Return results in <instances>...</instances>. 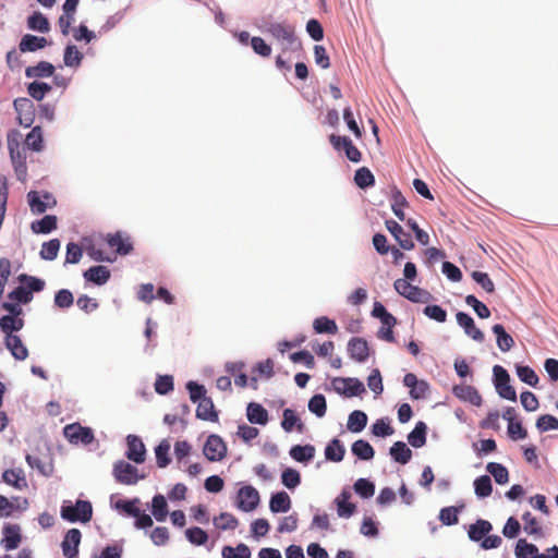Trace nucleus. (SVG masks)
Segmentation results:
<instances>
[{
  "label": "nucleus",
  "mask_w": 558,
  "mask_h": 558,
  "mask_svg": "<svg viewBox=\"0 0 558 558\" xmlns=\"http://www.w3.org/2000/svg\"><path fill=\"white\" fill-rule=\"evenodd\" d=\"M196 416L201 420L216 422L218 413L215 411V405L209 397H205L198 401L196 409Z\"/></svg>",
  "instance_id": "5701e85b"
},
{
  "label": "nucleus",
  "mask_w": 558,
  "mask_h": 558,
  "mask_svg": "<svg viewBox=\"0 0 558 558\" xmlns=\"http://www.w3.org/2000/svg\"><path fill=\"white\" fill-rule=\"evenodd\" d=\"M308 410L318 417H323L327 411L325 397L323 395L313 396L308 401Z\"/></svg>",
  "instance_id": "13d9d810"
},
{
  "label": "nucleus",
  "mask_w": 558,
  "mask_h": 558,
  "mask_svg": "<svg viewBox=\"0 0 558 558\" xmlns=\"http://www.w3.org/2000/svg\"><path fill=\"white\" fill-rule=\"evenodd\" d=\"M493 372L495 376V386L499 396L510 401H517V392L510 385V376L508 372L500 365H495Z\"/></svg>",
  "instance_id": "7ed1b4c3"
},
{
  "label": "nucleus",
  "mask_w": 558,
  "mask_h": 558,
  "mask_svg": "<svg viewBox=\"0 0 558 558\" xmlns=\"http://www.w3.org/2000/svg\"><path fill=\"white\" fill-rule=\"evenodd\" d=\"M348 352L356 362L363 363L368 359L369 348L365 339L354 337L348 343Z\"/></svg>",
  "instance_id": "2eb2a0df"
},
{
  "label": "nucleus",
  "mask_w": 558,
  "mask_h": 558,
  "mask_svg": "<svg viewBox=\"0 0 558 558\" xmlns=\"http://www.w3.org/2000/svg\"><path fill=\"white\" fill-rule=\"evenodd\" d=\"M81 531L78 529H71L66 532L62 543V553L66 558H76L78 555V546L81 543Z\"/></svg>",
  "instance_id": "9b49d317"
},
{
  "label": "nucleus",
  "mask_w": 558,
  "mask_h": 558,
  "mask_svg": "<svg viewBox=\"0 0 558 558\" xmlns=\"http://www.w3.org/2000/svg\"><path fill=\"white\" fill-rule=\"evenodd\" d=\"M332 386L338 393L344 395L345 397H355L365 392L363 383L357 378H335L332 380Z\"/></svg>",
  "instance_id": "423d86ee"
},
{
  "label": "nucleus",
  "mask_w": 558,
  "mask_h": 558,
  "mask_svg": "<svg viewBox=\"0 0 558 558\" xmlns=\"http://www.w3.org/2000/svg\"><path fill=\"white\" fill-rule=\"evenodd\" d=\"M170 444L168 440H162L155 449L157 465L161 469L170 463L169 458Z\"/></svg>",
  "instance_id": "864d4df0"
},
{
  "label": "nucleus",
  "mask_w": 558,
  "mask_h": 558,
  "mask_svg": "<svg viewBox=\"0 0 558 558\" xmlns=\"http://www.w3.org/2000/svg\"><path fill=\"white\" fill-rule=\"evenodd\" d=\"M25 145L35 150L39 151L43 148V134L39 126H35L26 136Z\"/></svg>",
  "instance_id": "bf43d9fd"
},
{
  "label": "nucleus",
  "mask_w": 558,
  "mask_h": 558,
  "mask_svg": "<svg viewBox=\"0 0 558 558\" xmlns=\"http://www.w3.org/2000/svg\"><path fill=\"white\" fill-rule=\"evenodd\" d=\"M352 453L361 460H371L374 458V448L363 439H359L352 444Z\"/></svg>",
  "instance_id": "4c0bfd02"
},
{
  "label": "nucleus",
  "mask_w": 558,
  "mask_h": 558,
  "mask_svg": "<svg viewBox=\"0 0 558 558\" xmlns=\"http://www.w3.org/2000/svg\"><path fill=\"white\" fill-rule=\"evenodd\" d=\"M385 226L403 250L409 251L414 247V242L410 233L404 232L403 228L397 221L392 219L386 220Z\"/></svg>",
  "instance_id": "4468645a"
},
{
  "label": "nucleus",
  "mask_w": 558,
  "mask_h": 558,
  "mask_svg": "<svg viewBox=\"0 0 558 558\" xmlns=\"http://www.w3.org/2000/svg\"><path fill=\"white\" fill-rule=\"evenodd\" d=\"M456 317L458 324L464 329L469 337L478 342L484 340V333L475 326L473 318L469 314L459 312Z\"/></svg>",
  "instance_id": "dca6fc26"
},
{
  "label": "nucleus",
  "mask_w": 558,
  "mask_h": 558,
  "mask_svg": "<svg viewBox=\"0 0 558 558\" xmlns=\"http://www.w3.org/2000/svg\"><path fill=\"white\" fill-rule=\"evenodd\" d=\"M471 277L487 293H493L495 291V284L487 272L475 270L472 272Z\"/></svg>",
  "instance_id": "69168bd1"
},
{
  "label": "nucleus",
  "mask_w": 558,
  "mask_h": 558,
  "mask_svg": "<svg viewBox=\"0 0 558 558\" xmlns=\"http://www.w3.org/2000/svg\"><path fill=\"white\" fill-rule=\"evenodd\" d=\"M214 525L222 531L235 530L239 525V520L229 512H221L218 517H215Z\"/></svg>",
  "instance_id": "37998d69"
},
{
  "label": "nucleus",
  "mask_w": 558,
  "mask_h": 558,
  "mask_svg": "<svg viewBox=\"0 0 558 558\" xmlns=\"http://www.w3.org/2000/svg\"><path fill=\"white\" fill-rule=\"evenodd\" d=\"M21 125L29 128L35 119V106L29 98H16L13 102Z\"/></svg>",
  "instance_id": "6e6552de"
},
{
  "label": "nucleus",
  "mask_w": 558,
  "mask_h": 558,
  "mask_svg": "<svg viewBox=\"0 0 558 558\" xmlns=\"http://www.w3.org/2000/svg\"><path fill=\"white\" fill-rule=\"evenodd\" d=\"M126 442V458L135 463H143L146 458V448L142 439L138 436L129 435Z\"/></svg>",
  "instance_id": "ddd939ff"
},
{
  "label": "nucleus",
  "mask_w": 558,
  "mask_h": 558,
  "mask_svg": "<svg viewBox=\"0 0 558 558\" xmlns=\"http://www.w3.org/2000/svg\"><path fill=\"white\" fill-rule=\"evenodd\" d=\"M73 303L74 296L68 289H61L54 295V305L59 308H69Z\"/></svg>",
  "instance_id": "338daca9"
},
{
  "label": "nucleus",
  "mask_w": 558,
  "mask_h": 558,
  "mask_svg": "<svg viewBox=\"0 0 558 558\" xmlns=\"http://www.w3.org/2000/svg\"><path fill=\"white\" fill-rule=\"evenodd\" d=\"M474 489L475 494L481 498L490 496L493 492L490 477L488 475L477 477L474 481Z\"/></svg>",
  "instance_id": "3c124183"
},
{
  "label": "nucleus",
  "mask_w": 558,
  "mask_h": 558,
  "mask_svg": "<svg viewBox=\"0 0 558 558\" xmlns=\"http://www.w3.org/2000/svg\"><path fill=\"white\" fill-rule=\"evenodd\" d=\"M427 426L424 422L416 423L414 429L408 435L409 444L414 448H421L426 444Z\"/></svg>",
  "instance_id": "c756f323"
},
{
  "label": "nucleus",
  "mask_w": 558,
  "mask_h": 558,
  "mask_svg": "<svg viewBox=\"0 0 558 558\" xmlns=\"http://www.w3.org/2000/svg\"><path fill=\"white\" fill-rule=\"evenodd\" d=\"M281 481L287 488L293 489L300 485L301 476L296 470L288 468L282 472Z\"/></svg>",
  "instance_id": "e2e57ef3"
},
{
  "label": "nucleus",
  "mask_w": 558,
  "mask_h": 558,
  "mask_svg": "<svg viewBox=\"0 0 558 558\" xmlns=\"http://www.w3.org/2000/svg\"><path fill=\"white\" fill-rule=\"evenodd\" d=\"M353 487L355 493L362 498H369L375 493V485L366 478H359Z\"/></svg>",
  "instance_id": "0e129e2a"
},
{
  "label": "nucleus",
  "mask_w": 558,
  "mask_h": 558,
  "mask_svg": "<svg viewBox=\"0 0 558 558\" xmlns=\"http://www.w3.org/2000/svg\"><path fill=\"white\" fill-rule=\"evenodd\" d=\"M259 504V493L251 485L243 486L239 489L236 495V507L244 511L250 512L256 509Z\"/></svg>",
  "instance_id": "39448f33"
},
{
  "label": "nucleus",
  "mask_w": 558,
  "mask_h": 558,
  "mask_svg": "<svg viewBox=\"0 0 558 558\" xmlns=\"http://www.w3.org/2000/svg\"><path fill=\"white\" fill-rule=\"evenodd\" d=\"M329 142L336 150L343 149L347 158L352 162H360L362 154L352 141L347 136H339L336 134L329 135Z\"/></svg>",
  "instance_id": "1a4fd4ad"
},
{
  "label": "nucleus",
  "mask_w": 558,
  "mask_h": 558,
  "mask_svg": "<svg viewBox=\"0 0 558 558\" xmlns=\"http://www.w3.org/2000/svg\"><path fill=\"white\" fill-rule=\"evenodd\" d=\"M372 315L380 319L384 326H395L397 319L391 315L380 302H375Z\"/></svg>",
  "instance_id": "a18cd8bd"
},
{
  "label": "nucleus",
  "mask_w": 558,
  "mask_h": 558,
  "mask_svg": "<svg viewBox=\"0 0 558 558\" xmlns=\"http://www.w3.org/2000/svg\"><path fill=\"white\" fill-rule=\"evenodd\" d=\"M51 89L52 87L49 84L37 81L29 83L27 86L29 96L38 101L41 100Z\"/></svg>",
  "instance_id": "603ef678"
},
{
  "label": "nucleus",
  "mask_w": 558,
  "mask_h": 558,
  "mask_svg": "<svg viewBox=\"0 0 558 558\" xmlns=\"http://www.w3.org/2000/svg\"><path fill=\"white\" fill-rule=\"evenodd\" d=\"M2 480L8 485H11L17 489H22L27 485L23 471L20 469L5 470L2 474Z\"/></svg>",
  "instance_id": "2f4dec72"
},
{
  "label": "nucleus",
  "mask_w": 558,
  "mask_h": 558,
  "mask_svg": "<svg viewBox=\"0 0 558 558\" xmlns=\"http://www.w3.org/2000/svg\"><path fill=\"white\" fill-rule=\"evenodd\" d=\"M281 426L286 432H291L295 426L300 432L303 428V424L301 423L299 416L291 409L283 410Z\"/></svg>",
  "instance_id": "49530a36"
},
{
  "label": "nucleus",
  "mask_w": 558,
  "mask_h": 558,
  "mask_svg": "<svg viewBox=\"0 0 558 558\" xmlns=\"http://www.w3.org/2000/svg\"><path fill=\"white\" fill-rule=\"evenodd\" d=\"M4 343L11 354L19 361H24L28 356V350L23 344L21 338L16 335L5 337Z\"/></svg>",
  "instance_id": "6ab92c4d"
},
{
  "label": "nucleus",
  "mask_w": 558,
  "mask_h": 558,
  "mask_svg": "<svg viewBox=\"0 0 558 558\" xmlns=\"http://www.w3.org/2000/svg\"><path fill=\"white\" fill-rule=\"evenodd\" d=\"M391 458L401 464H407L412 458L411 449L403 441H396L389 450Z\"/></svg>",
  "instance_id": "393cba45"
},
{
  "label": "nucleus",
  "mask_w": 558,
  "mask_h": 558,
  "mask_svg": "<svg viewBox=\"0 0 558 558\" xmlns=\"http://www.w3.org/2000/svg\"><path fill=\"white\" fill-rule=\"evenodd\" d=\"M10 156L12 163L14 166L15 173L20 181H25L27 174V167L25 162V157L22 156L21 151L14 153L12 147V143L10 142Z\"/></svg>",
  "instance_id": "58836bf2"
},
{
  "label": "nucleus",
  "mask_w": 558,
  "mask_h": 558,
  "mask_svg": "<svg viewBox=\"0 0 558 558\" xmlns=\"http://www.w3.org/2000/svg\"><path fill=\"white\" fill-rule=\"evenodd\" d=\"M83 59L82 52L73 45H69L64 50V64L71 68H77Z\"/></svg>",
  "instance_id": "5fc2aeb1"
},
{
  "label": "nucleus",
  "mask_w": 558,
  "mask_h": 558,
  "mask_svg": "<svg viewBox=\"0 0 558 558\" xmlns=\"http://www.w3.org/2000/svg\"><path fill=\"white\" fill-rule=\"evenodd\" d=\"M493 529V525L490 522L478 519L474 524L470 525L469 529V537L474 541L478 542L482 541L485 535H487Z\"/></svg>",
  "instance_id": "7c9ffc66"
},
{
  "label": "nucleus",
  "mask_w": 558,
  "mask_h": 558,
  "mask_svg": "<svg viewBox=\"0 0 558 558\" xmlns=\"http://www.w3.org/2000/svg\"><path fill=\"white\" fill-rule=\"evenodd\" d=\"M246 415L247 420L253 424L265 425L268 422V412L259 403H248Z\"/></svg>",
  "instance_id": "b1692460"
},
{
  "label": "nucleus",
  "mask_w": 558,
  "mask_h": 558,
  "mask_svg": "<svg viewBox=\"0 0 558 558\" xmlns=\"http://www.w3.org/2000/svg\"><path fill=\"white\" fill-rule=\"evenodd\" d=\"M24 320L19 316L4 315L0 318V330L5 337L13 336V331H19L23 328Z\"/></svg>",
  "instance_id": "bb28decb"
},
{
  "label": "nucleus",
  "mask_w": 558,
  "mask_h": 558,
  "mask_svg": "<svg viewBox=\"0 0 558 558\" xmlns=\"http://www.w3.org/2000/svg\"><path fill=\"white\" fill-rule=\"evenodd\" d=\"M493 332L496 335L497 345L502 352L509 351L514 345L513 338L508 332H506L502 325H494Z\"/></svg>",
  "instance_id": "f704fd0d"
},
{
  "label": "nucleus",
  "mask_w": 558,
  "mask_h": 558,
  "mask_svg": "<svg viewBox=\"0 0 558 558\" xmlns=\"http://www.w3.org/2000/svg\"><path fill=\"white\" fill-rule=\"evenodd\" d=\"M409 206L405 197L396 186L391 190V209L393 214L403 221L405 219V215L403 209Z\"/></svg>",
  "instance_id": "cd10ccee"
},
{
  "label": "nucleus",
  "mask_w": 558,
  "mask_h": 558,
  "mask_svg": "<svg viewBox=\"0 0 558 558\" xmlns=\"http://www.w3.org/2000/svg\"><path fill=\"white\" fill-rule=\"evenodd\" d=\"M28 204L33 214L40 215L47 210L49 203L41 199L36 191H31L27 194Z\"/></svg>",
  "instance_id": "8fccbe9b"
},
{
  "label": "nucleus",
  "mask_w": 558,
  "mask_h": 558,
  "mask_svg": "<svg viewBox=\"0 0 558 558\" xmlns=\"http://www.w3.org/2000/svg\"><path fill=\"white\" fill-rule=\"evenodd\" d=\"M486 470L494 476L496 483L506 484L509 481V472L506 466L500 463L489 462Z\"/></svg>",
  "instance_id": "09e8293b"
},
{
  "label": "nucleus",
  "mask_w": 558,
  "mask_h": 558,
  "mask_svg": "<svg viewBox=\"0 0 558 558\" xmlns=\"http://www.w3.org/2000/svg\"><path fill=\"white\" fill-rule=\"evenodd\" d=\"M345 449L341 441L337 438L332 439L325 449V457L327 460L340 462L343 460Z\"/></svg>",
  "instance_id": "c9c22d12"
},
{
  "label": "nucleus",
  "mask_w": 558,
  "mask_h": 558,
  "mask_svg": "<svg viewBox=\"0 0 558 558\" xmlns=\"http://www.w3.org/2000/svg\"><path fill=\"white\" fill-rule=\"evenodd\" d=\"M396 291L412 302H421L423 295H429L426 291L412 286L409 280L397 279L393 283Z\"/></svg>",
  "instance_id": "f8f14e48"
},
{
  "label": "nucleus",
  "mask_w": 558,
  "mask_h": 558,
  "mask_svg": "<svg viewBox=\"0 0 558 558\" xmlns=\"http://www.w3.org/2000/svg\"><path fill=\"white\" fill-rule=\"evenodd\" d=\"M203 452L206 459L211 462L221 461L227 454V446L220 436L213 434L208 436Z\"/></svg>",
  "instance_id": "0eeeda50"
},
{
  "label": "nucleus",
  "mask_w": 558,
  "mask_h": 558,
  "mask_svg": "<svg viewBox=\"0 0 558 558\" xmlns=\"http://www.w3.org/2000/svg\"><path fill=\"white\" fill-rule=\"evenodd\" d=\"M27 26L28 28L40 33H48L50 31V23L48 19L40 12H34L28 16Z\"/></svg>",
  "instance_id": "ea45409f"
},
{
  "label": "nucleus",
  "mask_w": 558,
  "mask_h": 558,
  "mask_svg": "<svg viewBox=\"0 0 558 558\" xmlns=\"http://www.w3.org/2000/svg\"><path fill=\"white\" fill-rule=\"evenodd\" d=\"M354 181L359 187L366 189L374 185L375 178L368 168L362 167L356 170Z\"/></svg>",
  "instance_id": "de8ad7c7"
},
{
  "label": "nucleus",
  "mask_w": 558,
  "mask_h": 558,
  "mask_svg": "<svg viewBox=\"0 0 558 558\" xmlns=\"http://www.w3.org/2000/svg\"><path fill=\"white\" fill-rule=\"evenodd\" d=\"M536 428L541 433L558 429V418L550 414L541 415L536 421Z\"/></svg>",
  "instance_id": "774afa93"
},
{
  "label": "nucleus",
  "mask_w": 558,
  "mask_h": 558,
  "mask_svg": "<svg viewBox=\"0 0 558 558\" xmlns=\"http://www.w3.org/2000/svg\"><path fill=\"white\" fill-rule=\"evenodd\" d=\"M185 536L190 543L197 546L204 545L208 541L207 533L198 526L187 529Z\"/></svg>",
  "instance_id": "680f3d73"
},
{
  "label": "nucleus",
  "mask_w": 558,
  "mask_h": 558,
  "mask_svg": "<svg viewBox=\"0 0 558 558\" xmlns=\"http://www.w3.org/2000/svg\"><path fill=\"white\" fill-rule=\"evenodd\" d=\"M367 424V415L360 410L353 411L348 418V429L353 433L362 432Z\"/></svg>",
  "instance_id": "a19ab883"
},
{
  "label": "nucleus",
  "mask_w": 558,
  "mask_h": 558,
  "mask_svg": "<svg viewBox=\"0 0 558 558\" xmlns=\"http://www.w3.org/2000/svg\"><path fill=\"white\" fill-rule=\"evenodd\" d=\"M59 250L60 241L58 239H52L43 244L40 257L46 260H53L57 258Z\"/></svg>",
  "instance_id": "6e6d98bb"
},
{
  "label": "nucleus",
  "mask_w": 558,
  "mask_h": 558,
  "mask_svg": "<svg viewBox=\"0 0 558 558\" xmlns=\"http://www.w3.org/2000/svg\"><path fill=\"white\" fill-rule=\"evenodd\" d=\"M351 495L349 492L343 490L336 499L337 507H338V515L341 518H349L351 517L355 511V505L352 502H349Z\"/></svg>",
  "instance_id": "473e14b6"
},
{
  "label": "nucleus",
  "mask_w": 558,
  "mask_h": 558,
  "mask_svg": "<svg viewBox=\"0 0 558 558\" xmlns=\"http://www.w3.org/2000/svg\"><path fill=\"white\" fill-rule=\"evenodd\" d=\"M265 32L280 45L283 53L302 49V43L296 36L295 27L290 23L269 22L266 24Z\"/></svg>",
  "instance_id": "f257e3e1"
},
{
  "label": "nucleus",
  "mask_w": 558,
  "mask_h": 558,
  "mask_svg": "<svg viewBox=\"0 0 558 558\" xmlns=\"http://www.w3.org/2000/svg\"><path fill=\"white\" fill-rule=\"evenodd\" d=\"M21 543L20 526L10 524L3 529L2 545L7 550H13L19 547Z\"/></svg>",
  "instance_id": "aec40b11"
},
{
  "label": "nucleus",
  "mask_w": 558,
  "mask_h": 558,
  "mask_svg": "<svg viewBox=\"0 0 558 558\" xmlns=\"http://www.w3.org/2000/svg\"><path fill=\"white\" fill-rule=\"evenodd\" d=\"M31 228L35 233H49L57 228V217L47 215L40 220L32 222Z\"/></svg>",
  "instance_id": "79ce46f5"
},
{
  "label": "nucleus",
  "mask_w": 558,
  "mask_h": 558,
  "mask_svg": "<svg viewBox=\"0 0 558 558\" xmlns=\"http://www.w3.org/2000/svg\"><path fill=\"white\" fill-rule=\"evenodd\" d=\"M465 303L471 306L480 318H488L490 316L489 308L475 295L469 294L465 296Z\"/></svg>",
  "instance_id": "4d7b16f0"
},
{
  "label": "nucleus",
  "mask_w": 558,
  "mask_h": 558,
  "mask_svg": "<svg viewBox=\"0 0 558 558\" xmlns=\"http://www.w3.org/2000/svg\"><path fill=\"white\" fill-rule=\"evenodd\" d=\"M83 276L85 280L102 286L110 279V270L106 266H93L84 271Z\"/></svg>",
  "instance_id": "412c9836"
},
{
  "label": "nucleus",
  "mask_w": 558,
  "mask_h": 558,
  "mask_svg": "<svg viewBox=\"0 0 558 558\" xmlns=\"http://www.w3.org/2000/svg\"><path fill=\"white\" fill-rule=\"evenodd\" d=\"M290 456L298 462H307L315 456V448L312 445H296L290 449Z\"/></svg>",
  "instance_id": "e433bc0d"
},
{
  "label": "nucleus",
  "mask_w": 558,
  "mask_h": 558,
  "mask_svg": "<svg viewBox=\"0 0 558 558\" xmlns=\"http://www.w3.org/2000/svg\"><path fill=\"white\" fill-rule=\"evenodd\" d=\"M107 243L111 248L120 255H128L133 250V245L129 238H124L121 232L108 234Z\"/></svg>",
  "instance_id": "a211bd4d"
},
{
  "label": "nucleus",
  "mask_w": 558,
  "mask_h": 558,
  "mask_svg": "<svg viewBox=\"0 0 558 558\" xmlns=\"http://www.w3.org/2000/svg\"><path fill=\"white\" fill-rule=\"evenodd\" d=\"M116 481L123 485H134L144 476L137 474V469L124 460H119L113 466Z\"/></svg>",
  "instance_id": "20e7f679"
},
{
  "label": "nucleus",
  "mask_w": 558,
  "mask_h": 558,
  "mask_svg": "<svg viewBox=\"0 0 558 558\" xmlns=\"http://www.w3.org/2000/svg\"><path fill=\"white\" fill-rule=\"evenodd\" d=\"M53 73L54 66L47 61H40L38 64L28 66L25 70V75L28 78L49 77Z\"/></svg>",
  "instance_id": "a878e982"
},
{
  "label": "nucleus",
  "mask_w": 558,
  "mask_h": 558,
  "mask_svg": "<svg viewBox=\"0 0 558 558\" xmlns=\"http://www.w3.org/2000/svg\"><path fill=\"white\" fill-rule=\"evenodd\" d=\"M93 515L92 504L87 500H77L73 505H63L61 508V517L69 522L81 521L86 523L90 521Z\"/></svg>",
  "instance_id": "f03ea898"
},
{
  "label": "nucleus",
  "mask_w": 558,
  "mask_h": 558,
  "mask_svg": "<svg viewBox=\"0 0 558 558\" xmlns=\"http://www.w3.org/2000/svg\"><path fill=\"white\" fill-rule=\"evenodd\" d=\"M48 41L45 37L26 34L22 37L19 48L21 52H34L45 48Z\"/></svg>",
  "instance_id": "4be33fe9"
},
{
  "label": "nucleus",
  "mask_w": 558,
  "mask_h": 558,
  "mask_svg": "<svg viewBox=\"0 0 558 558\" xmlns=\"http://www.w3.org/2000/svg\"><path fill=\"white\" fill-rule=\"evenodd\" d=\"M453 393L462 401L470 402L473 405L480 407L482 404V397L473 386L460 385L454 386Z\"/></svg>",
  "instance_id": "f3484780"
},
{
  "label": "nucleus",
  "mask_w": 558,
  "mask_h": 558,
  "mask_svg": "<svg viewBox=\"0 0 558 558\" xmlns=\"http://www.w3.org/2000/svg\"><path fill=\"white\" fill-rule=\"evenodd\" d=\"M313 328L317 333L335 335L338 332V326L336 322L326 316L316 318L313 323Z\"/></svg>",
  "instance_id": "c03bdc74"
},
{
  "label": "nucleus",
  "mask_w": 558,
  "mask_h": 558,
  "mask_svg": "<svg viewBox=\"0 0 558 558\" xmlns=\"http://www.w3.org/2000/svg\"><path fill=\"white\" fill-rule=\"evenodd\" d=\"M269 508L272 512H287L291 508V499L286 492H279L271 496Z\"/></svg>",
  "instance_id": "c85d7f7f"
},
{
  "label": "nucleus",
  "mask_w": 558,
  "mask_h": 558,
  "mask_svg": "<svg viewBox=\"0 0 558 558\" xmlns=\"http://www.w3.org/2000/svg\"><path fill=\"white\" fill-rule=\"evenodd\" d=\"M65 438L72 444L82 442L88 445L94 440V434L90 428L83 427L78 423L69 424L63 429Z\"/></svg>",
  "instance_id": "9d476101"
},
{
  "label": "nucleus",
  "mask_w": 558,
  "mask_h": 558,
  "mask_svg": "<svg viewBox=\"0 0 558 558\" xmlns=\"http://www.w3.org/2000/svg\"><path fill=\"white\" fill-rule=\"evenodd\" d=\"M168 512V504L165 496L160 494L155 495L151 500V513L154 518L162 522L166 520Z\"/></svg>",
  "instance_id": "72a5a7b5"
},
{
  "label": "nucleus",
  "mask_w": 558,
  "mask_h": 558,
  "mask_svg": "<svg viewBox=\"0 0 558 558\" xmlns=\"http://www.w3.org/2000/svg\"><path fill=\"white\" fill-rule=\"evenodd\" d=\"M518 377L525 384L536 387L538 384V376L530 366H517Z\"/></svg>",
  "instance_id": "052dcab7"
}]
</instances>
